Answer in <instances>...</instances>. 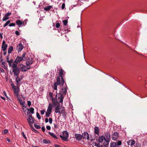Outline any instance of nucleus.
<instances>
[{"mask_svg":"<svg viewBox=\"0 0 147 147\" xmlns=\"http://www.w3.org/2000/svg\"><path fill=\"white\" fill-rule=\"evenodd\" d=\"M103 136L104 140L105 141V142H104L103 145L104 146L107 147L109 145L111 140V135L109 133L106 132L105 133Z\"/></svg>","mask_w":147,"mask_h":147,"instance_id":"nucleus-1","label":"nucleus"},{"mask_svg":"<svg viewBox=\"0 0 147 147\" xmlns=\"http://www.w3.org/2000/svg\"><path fill=\"white\" fill-rule=\"evenodd\" d=\"M11 67L12 68L13 72L14 73V76H18L20 73V69L17 67V64L13 63Z\"/></svg>","mask_w":147,"mask_h":147,"instance_id":"nucleus-2","label":"nucleus"},{"mask_svg":"<svg viewBox=\"0 0 147 147\" xmlns=\"http://www.w3.org/2000/svg\"><path fill=\"white\" fill-rule=\"evenodd\" d=\"M26 55V53H24L21 56H17L13 63L17 64V63H20L22 61L25 60L26 59V57H25Z\"/></svg>","mask_w":147,"mask_h":147,"instance_id":"nucleus-3","label":"nucleus"},{"mask_svg":"<svg viewBox=\"0 0 147 147\" xmlns=\"http://www.w3.org/2000/svg\"><path fill=\"white\" fill-rule=\"evenodd\" d=\"M64 82L62 83V81L58 77L56 79V82L54 83L53 88L54 89L57 90L58 85H61V86L62 85V86H63L64 85Z\"/></svg>","mask_w":147,"mask_h":147,"instance_id":"nucleus-4","label":"nucleus"},{"mask_svg":"<svg viewBox=\"0 0 147 147\" xmlns=\"http://www.w3.org/2000/svg\"><path fill=\"white\" fill-rule=\"evenodd\" d=\"M65 74V72L61 68H60L59 70L58 75H59V76H58L57 78H58V77L62 81V83L65 82L63 80V76Z\"/></svg>","mask_w":147,"mask_h":147,"instance_id":"nucleus-5","label":"nucleus"},{"mask_svg":"<svg viewBox=\"0 0 147 147\" xmlns=\"http://www.w3.org/2000/svg\"><path fill=\"white\" fill-rule=\"evenodd\" d=\"M63 136L61 135L59 136L64 141H67V138L69 137V134L67 131H64L63 132Z\"/></svg>","mask_w":147,"mask_h":147,"instance_id":"nucleus-6","label":"nucleus"},{"mask_svg":"<svg viewBox=\"0 0 147 147\" xmlns=\"http://www.w3.org/2000/svg\"><path fill=\"white\" fill-rule=\"evenodd\" d=\"M65 85H64L63 86H62V85H61V92L63 94H65L67 92V87L66 84L65 83Z\"/></svg>","mask_w":147,"mask_h":147,"instance_id":"nucleus-7","label":"nucleus"},{"mask_svg":"<svg viewBox=\"0 0 147 147\" xmlns=\"http://www.w3.org/2000/svg\"><path fill=\"white\" fill-rule=\"evenodd\" d=\"M27 120L29 125L32 124L34 121V118L32 117V115H30L29 116L28 119H27Z\"/></svg>","mask_w":147,"mask_h":147,"instance_id":"nucleus-8","label":"nucleus"},{"mask_svg":"<svg viewBox=\"0 0 147 147\" xmlns=\"http://www.w3.org/2000/svg\"><path fill=\"white\" fill-rule=\"evenodd\" d=\"M82 138L84 139L90 140L89 134L87 132H84L82 134Z\"/></svg>","mask_w":147,"mask_h":147,"instance_id":"nucleus-9","label":"nucleus"},{"mask_svg":"<svg viewBox=\"0 0 147 147\" xmlns=\"http://www.w3.org/2000/svg\"><path fill=\"white\" fill-rule=\"evenodd\" d=\"M13 91L14 93L17 96H18L19 92L20 91V87L18 85L17 88L16 87L13 88Z\"/></svg>","mask_w":147,"mask_h":147,"instance_id":"nucleus-10","label":"nucleus"},{"mask_svg":"<svg viewBox=\"0 0 147 147\" xmlns=\"http://www.w3.org/2000/svg\"><path fill=\"white\" fill-rule=\"evenodd\" d=\"M11 14V12H8L5 14L4 16L2 19L3 21H5L9 19L8 16H10Z\"/></svg>","mask_w":147,"mask_h":147,"instance_id":"nucleus-11","label":"nucleus"},{"mask_svg":"<svg viewBox=\"0 0 147 147\" xmlns=\"http://www.w3.org/2000/svg\"><path fill=\"white\" fill-rule=\"evenodd\" d=\"M119 133L118 132H115L112 135V139L114 140H116L118 137Z\"/></svg>","mask_w":147,"mask_h":147,"instance_id":"nucleus-12","label":"nucleus"},{"mask_svg":"<svg viewBox=\"0 0 147 147\" xmlns=\"http://www.w3.org/2000/svg\"><path fill=\"white\" fill-rule=\"evenodd\" d=\"M75 137L76 140L79 141L82 140V136L80 134H75Z\"/></svg>","mask_w":147,"mask_h":147,"instance_id":"nucleus-13","label":"nucleus"},{"mask_svg":"<svg viewBox=\"0 0 147 147\" xmlns=\"http://www.w3.org/2000/svg\"><path fill=\"white\" fill-rule=\"evenodd\" d=\"M33 61V60L32 58H29L28 60L26 61V65H30L32 64Z\"/></svg>","mask_w":147,"mask_h":147,"instance_id":"nucleus-14","label":"nucleus"},{"mask_svg":"<svg viewBox=\"0 0 147 147\" xmlns=\"http://www.w3.org/2000/svg\"><path fill=\"white\" fill-rule=\"evenodd\" d=\"M17 48L18 52L21 51L23 48L22 44L20 43L18 44V45L17 46Z\"/></svg>","mask_w":147,"mask_h":147,"instance_id":"nucleus-15","label":"nucleus"},{"mask_svg":"<svg viewBox=\"0 0 147 147\" xmlns=\"http://www.w3.org/2000/svg\"><path fill=\"white\" fill-rule=\"evenodd\" d=\"M18 100L19 102L20 103V104L22 106V107H24L25 108H26V105H25V101H24L23 102H22V100L19 98H18Z\"/></svg>","mask_w":147,"mask_h":147,"instance_id":"nucleus-16","label":"nucleus"},{"mask_svg":"<svg viewBox=\"0 0 147 147\" xmlns=\"http://www.w3.org/2000/svg\"><path fill=\"white\" fill-rule=\"evenodd\" d=\"M135 142L134 140H129L127 142V144L128 145H130L131 146H133L135 144Z\"/></svg>","mask_w":147,"mask_h":147,"instance_id":"nucleus-17","label":"nucleus"},{"mask_svg":"<svg viewBox=\"0 0 147 147\" xmlns=\"http://www.w3.org/2000/svg\"><path fill=\"white\" fill-rule=\"evenodd\" d=\"M53 107V105L51 103H50L48 106V108L47 109V111L52 112V110Z\"/></svg>","mask_w":147,"mask_h":147,"instance_id":"nucleus-18","label":"nucleus"},{"mask_svg":"<svg viewBox=\"0 0 147 147\" xmlns=\"http://www.w3.org/2000/svg\"><path fill=\"white\" fill-rule=\"evenodd\" d=\"M94 133L96 134H98L99 133V128L98 127H95L94 128Z\"/></svg>","mask_w":147,"mask_h":147,"instance_id":"nucleus-19","label":"nucleus"},{"mask_svg":"<svg viewBox=\"0 0 147 147\" xmlns=\"http://www.w3.org/2000/svg\"><path fill=\"white\" fill-rule=\"evenodd\" d=\"M16 23L17 25L19 27L22 26V21L20 20H18L16 21Z\"/></svg>","mask_w":147,"mask_h":147,"instance_id":"nucleus-20","label":"nucleus"},{"mask_svg":"<svg viewBox=\"0 0 147 147\" xmlns=\"http://www.w3.org/2000/svg\"><path fill=\"white\" fill-rule=\"evenodd\" d=\"M60 109H61L60 108V105L56 106L55 107V112L57 113H58Z\"/></svg>","mask_w":147,"mask_h":147,"instance_id":"nucleus-21","label":"nucleus"},{"mask_svg":"<svg viewBox=\"0 0 147 147\" xmlns=\"http://www.w3.org/2000/svg\"><path fill=\"white\" fill-rule=\"evenodd\" d=\"M7 47V44L2 45L1 48L3 49V51H4L6 50Z\"/></svg>","mask_w":147,"mask_h":147,"instance_id":"nucleus-22","label":"nucleus"},{"mask_svg":"<svg viewBox=\"0 0 147 147\" xmlns=\"http://www.w3.org/2000/svg\"><path fill=\"white\" fill-rule=\"evenodd\" d=\"M103 140H104V136H101L99 138L98 141L99 142L102 143L103 142Z\"/></svg>","mask_w":147,"mask_h":147,"instance_id":"nucleus-23","label":"nucleus"},{"mask_svg":"<svg viewBox=\"0 0 147 147\" xmlns=\"http://www.w3.org/2000/svg\"><path fill=\"white\" fill-rule=\"evenodd\" d=\"M52 8V7L51 5L47 6L46 7H45L44 8V9L46 11H48L50 10L51 8Z\"/></svg>","mask_w":147,"mask_h":147,"instance_id":"nucleus-24","label":"nucleus"},{"mask_svg":"<svg viewBox=\"0 0 147 147\" xmlns=\"http://www.w3.org/2000/svg\"><path fill=\"white\" fill-rule=\"evenodd\" d=\"M117 145L116 143L112 142L110 143V147H117Z\"/></svg>","mask_w":147,"mask_h":147,"instance_id":"nucleus-25","label":"nucleus"},{"mask_svg":"<svg viewBox=\"0 0 147 147\" xmlns=\"http://www.w3.org/2000/svg\"><path fill=\"white\" fill-rule=\"evenodd\" d=\"M49 134L52 137H53V138L55 139H57V138L56 136L53 133L49 132Z\"/></svg>","mask_w":147,"mask_h":147,"instance_id":"nucleus-26","label":"nucleus"},{"mask_svg":"<svg viewBox=\"0 0 147 147\" xmlns=\"http://www.w3.org/2000/svg\"><path fill=\"white\" fill-rule=\"evenodd\" d=\"M22 71H26L28 70L27 67L25 66H23L21 67Z\"/></svg>","mask_w":147,"mask_h":147,"instance_id":"nucleus-27","label":"nucleus"},{"mask_svg":"<svg viewBox=\"0 0 147 147\" xmlns=\"http://www.w3.org/2000/svg\"><path fill=\"white\" fill-rule=\"evenodd\" d=\"M13 50V47L11 46H10L9 48H8V53L9 54L11 53V52Z\"/></svg>","mask_w":147,"mask_h":147,"instance_id":"nucleus-28","label":"nucleus"},{"mask_svg":"<svg viewBox=\"0 0 147 147\" xmlns=\"http://www.w3.org/2000/svg\"><path fill=\"white\" fill-rule=\"evenodd\" d=\"M27 21V19H26L24 21H22V26H25L26 24Z\"/></svg>","mask_w":147,"mask_h":147,"instance_id":"nucleus-29","label":"nucleus"},{"mask_svg":"<svg viewBox=\"0 0 147 147\" xmlns=\"http://www.w3.org/2000/svg\"><path fill=\"white\" fill-rule=\"evenodd\" d=\"M27 21V19H26L24 21H22V26H25L26 24Z\"/></svg>","mask_w":147,"mask_h":147,"instance_id":"nucleus-30","label":"nucleus"},{"mask_svg":"<svg viewBox=\"0 0 147 147\" xmlns=\"http://www.w3.org/2000/svg\"><path fill=\"white\" fill-rule=\"evenodd\" d=\"M28 111H30V112L32 114H33L34 113V108L31 107L30 108V109H27Z\"/></svg>","mask_w":147,"mask_h":147,"instance_id":"nucleus-31","label":"nucleus"},{"mask_svg":"<svg viewBox=\"0 0 147 147\" xmlns=\"http://www.w3.org/2000/svg\"><path fill=\"white\" fill-rule=\"evenodd\" d=\"M16 79L17 84L18 85L20 84V82L21 81V80L19 78V76H17V78H16Z\"/></svg>","mask_w":147,"mask_h":147,"instance_id":"nucleus-32","label":"nucleus"},{"mask_svg":"<svg viewBox=\"0 0 147 147\" xmlns=\"http://www.w3.org/2000/svg\"><path fill=\"white\" fill-rule=\"evenodd\" d=\"M61 114H62V115L63 117V120L65 121L66 116V114L65 112L64 113H62Z\"/></svg>","mask_w":147,"mask_h":147,"instance_id":"nucleus-33","label":"nucleus"},{"mask_svg":"<svg viewBox=\"0 0 147 147\" xmlns=\"http://www.w3.org/2000/svg\"><path fill=\"white\" fill-rule=\"evenodd\" d=\"M43 142L45 144L51 143V142L50 140L46 139H44L43 141Z\"/></svg>","mask_w":147,"mask_h":147,"instance_id":"nucleus-34","label":"nucleus"},{"mask_svg":"<svg viewBox=\"0 0 147 147\" xmlns=\"http://www.w3.org/2000/svg\"><path fill=\"white\" fill-rule=\"evenodd\" d=\"M59 112H58V113H59L60 114H61L62 113H64L65 112V111L64 108H63L61 110H59Z\"/></svg>","mask_w":147,"mask_h":147,"instance_id":"nucleus-35","label":"nucleus"},{"mask_svg":"<svg viewBox=\"0 0 147 147\" xmlns=\"http://www.w3.org/2000/svg\"><path fill=\"white\" fill-rule=\"evenodd\" d=\"M51 113V112H50L47 111V112H46L45 113L46 117H49Z\"/></svg>","mask_w":147,"mask_h":147,"instance_id":"nucleus-36","label":"nucleus"},{"mask_svg":"<svg viewBox=\"0 0 147 147\" xmlns=\"http://www.w3.org/2000/svg\"><path fill=\"white\" fill-rule=\"evenodd\" d=\"M13 61V60L12 59H11L10 60H9V61L8 62H7L8 63L9 65L10 66H11L12 65H11Z\"/></svg>","mask_w":147,"mask_h":147,"instance_id":"nucleus-37","label":"nucleus"},{"mask_svg":"<svg viewBox=\"0 0 147 147\" xmlns=\"http://www.w3.org/2000/svg\"><path fill=\"white\" fill-rule=\"evenodd\" d=\"M94 146L96 147H102V146L98 143H95Z\"/></svg>","mask_w":147,"mask_h":147,"instance_id":"nucleus-38","label":"nucleus"},{"mask_svg":"<svg viewBox=\"0 0 147 147\" xmlns=\"http://www.w3.org/2000/svg\"><path fill=\"white\" fill-rule=\"evenodd\" d=\"M34 126L37 129H40L41 128V127L40 126L36 125L35 123L34 124Z\"/></svg>","mask_w":147,"mask_h":147,"instance_id":"nucleus-39","label":"nucleus"},{"mask_svg":"<svg viewBox=\"0 0 147 147\" xmlns=\"http://www.w3.org/2000/svg\"><path fill=\"white\" fill-rule=\"evenodd\" d=\"M63 22L64 25H66L68 21L67 20H65L63 21Z\"/></svg>","mask_w":147,"mask_h":147,"instance_id":"nucleus-40","label":"nucleus"},{"mask_svg":"<svg viewBox=\"0 0 147 147\" xmlns=\"http://www.w3.org/2000/svg\"><path fill=\"white\" fill-rule=\"evenodd\" d=\"M53 105L55 106H58V105H59V102L57 101H56L53 103Z\"/></svg>","mask_w":147,"mask_h":147,"instance_id":"nucleus-41","label":"nucleus"},{"mask_svg":"<svg viewBox=\"0 0 147 147\" xmlns=\"http://www.w3.org/2000/svg\"><path fill=\"white\" fill-rule=\"evenodd\" d=\"M36 116L37 118L40 119H41V117L38 112H37L36 113Z\"/></svg>","mask_w":147,"mask_h":147,"instance_id":"nucleus-42","label":"nucleus"},{"mask_svg":"<svg viewBox=\"0 0 147 147\" xmlns=\"http://www.w3.org/2000/svg\"><path fill=\"white\" fill-rule=\"evenodd\" d=\"M134 146L135 147H141V144L140 143H137Z\"/></svg>","mask_w":147,"mask_h":147,"instance_id":"nucleus-43","label":"nucleus"},{"mask_svg":"<svg viewBox=\"0 0 147 147\" xmlns=\"http://www.w3.org/2000/svg\"><path fill=\"white\" fill-rule=\"evenodd\" d=\"M15 25V24L14 23H11L9 24V26L10 27L11 26H14Z\"/></svg>","mask_w":147,"mask_h":147,"instance_id":"nucleus-44","label":"nucleus"},{"mask_svg":"<svg viewBox=\"0 0 147 147\" xmlns=\"http://www.w3.org/2000/svg\"><path fill=\"white\" fill-rule=\"evenodd\" d=\"M22 135L23 138H24L26 140L27 138H26V136L25 135L23 131L22 132Z\"/></svg>","mask_w":147,"mask_h":147,"instance_id":"nucleus-45","label":"nucleus"},{"mask_svg":"<svg viewBox=\"0 0 147 147\" xmlns=\"http://www.w3.org/2000/svg\"><path fill=\"white\" fill-rule=\"evenodd\" d=\"M60 26V24L59 23H57L56 25V27L57 28H58Z\"/></svg>","mask_w":147,"mask_h":147,"instance_id":"nucleus-46","label":"nucleus"},{"mask_svg":"<svg viewBox=\"0 0 147 147\" xmlns=\"http://www.w3.org/2000/svg\"><path fill=\"white\" fill-rule=\"evenodd\" d=\"M32 131H33V132L35 133H38V131H37L34 128H32Z\"/></svg>","mask_w":147,"mask_h":147,"instance_id":"nucleus-47","label":"nucleus"},{"mask_svg":"<svg viewBox=\"0 0 147 147\" xmlns=\"http://www.w3.org/2000/svg\"><path fill=\"white\" fill-rule=\"evenodd\" d=\"M49 121L50 124H51L52 123L53 121V119L52 118H50L49 119Z\"/></svg>","mask_w":147,"mask_h":147,"instance_id":"nucleus-48","label":"nucleus"},{"mask_svg":"<svg viewBox=\"0 0 147 147\" xmlns=\"http://www.w3.org/2000/svg\"><path fill=\"white\" fill-rule=\"evenodd\" d=\"M49 96L51 97V98H53V93L51 92H50L49 93Z\"/></svg>","mask_w":147,"mask_h":147,"instance_id":"nucleus-49","label":"nucleus"},{"mask_svg":"<svg viewBox=\"0 0 147 147\" xmlns=\"http://www.w3.org/2000/svg\"><path fill=\"white\" fill-rule=\"evenodd\" d=\"M28 105L29 107H30L31 104L30 101L29 100L27 101Z\"/></svg>","mask_w":147,"mask_h":147,"instance_id":"nucleus-50","label":"nucleus"},{"mask_svg":"<svg viewBox=\"0 0 147 147\" xmlns=\"http://www.w3.org/2000/svg\"><path fill=\"white\" fill-rule=\"evenodd\" d=\"M52 99V101L53 103L57 101L53 97L51 98Z\"/></svg>","mask_w":147,"mask_h":147,"instance_id":"nucleus-51","label":"nucleus"},{"mask_svg":"<svg viewBox=\"0 0 147 147\" xmlns=\"http://www.w3.org/2000/svg\"><path fill=\"white\" fill-rule=\"evenodd\" d=\"M40 112L41 114L42 115H43L44 114L45 112V109H43L42 110H41Z\"/></svg>","mask_w":147,"mask_h":147,"instance_id":"nucleus-52","label":"nucleus"},{"mask_svg":"<svg viewBox=\"0 0 147 147\" xmlns=\"http://www.w3.org/2000/svg\"><path fill=\"white\" fill-rule=\"evenodd\" d=\"M0 72L1 73H4V70L3 69L1 68H0Z\"/></svg>","mask_w":147,"mask_h":147,"instance_id":"nucleus-53","label":"nucleus"},{"mask_svg":"<svg viewBox=\"0 0 147 147\" xmlns=\"http://www.w3.org/2000/svg\"><path fill=\"white\" fill-rule=\"evenodd\" d=\"M65 6V5L64 3H63L62 4L61 6V8L62 9H63L64 8Z\"/></svg>","mask_w":147,"mask_h":147,"instance_id":"nucleus-54","label":"nucleus"},{"mask_svg":"<svg viewBox=\"0 0 147 147\" xmlns=\"http://www.w3.org/2000/svg\"><path fill=\"white\" fill-rule=\"evenodd\" d=\"M54 127L55 128H58V126L57 124H54Z\"/></svg>","mask_w":147,"mask_h":147,"instance_id":"nucleus-55","label":"nucleus"},{"mask_svg":"<svg viewBox=\"0 0 147 147\" xmlns=\"http://www.w3.org/2000/svg\"><path fill=\"white\" fill-rule=\"evenodd\" d=\"M8 132V130L7 129H5L3 131V133L4 134H6Z\"/></svg>","mask_w":147,"mask_h":147,"instance_id":"nucleus-56","label":"nucleus"},{"mask_svg":"<svg viewBox=\"0 0 147 147\" xmlns=\"http://www.w3.org/2000/svg\"><path fill=\"white\" fill-rule=\"evenodd\" d=\"M121 144V141H119L117 143L118 145H120Z\"/></svg>","mask_w":147,"mask_h":147,"instance_id":"nucleus-57","label":"nucleus"},{"mask_svg":"<svg viewBox=\"0 0 147 147\" xmlns=\"http://www.w3.org/2000/svg\"><path fill=\"white\" fill-rule=\"evenodd\" d=\"M46 128L48 130H50L51 129V127L49 125L46 126Z\"/></svg>","mask_w":147,"mask_h":147,"instance_id":"nucleus-58","label":"nucleus"},{"mask_svg":"<svg viewBox=\"0 0 147 147\" xmlns=\"http://www.w3.org/2000/svg\"><path fill=\"white\" fill-rule=\"evenodd\" d=\"M9 55H7V58L6 59H7V62H8L9 61Z\"/></svg>","mask_w":147,"mask_h":147,"instance_id":"nucleus-59","label":"nucleus"},{"mask_svg":"<svg viewBox=\"0 0 147 147\" xmlns=\"http://www.w3.org/2000/svg\"><path fill=\"white\" fill-rule=\"evenodd\" d=\"M54 146L55 147H62L60 145L57 144H55Z\"/></svg>","mask_w":147,"mask_h":147,"instance_id":"nucleus-60","label":"nucleus"},{"mask_svg":"<svg viewBox=\"0 0 147 147\" xmlns=\"http://www.w3.org/2000/svg\"><path fill=\"white\" fill-rule=\"evenodd\" d=\"M41 129H42V131L43 132H45V127L43 126V127H41Z\"/></svg>","mask_w":147,"mask_h":147,"instance_id":"nucleus-61","label":"nucleus"},{"mask_svg":"<svg viewBox=\"0 0 147 147\" xmlns=\"http://www.w3.org/2000/svg\"><path fill=\"white\" fill-rule=\"evenodd\" d=\"M15 33L18 36L20 35V33L18 31H16Z\"/></svg>","mask_w":147,"mask_h":147,"instance_id":"nucleus-62","label":"nucleus"},{"mask_svg":"<svg viewBox=\"0 0 147 147\" xmlns=\"http://www.w3.org/2000/svg\"><path fill=\"white\" fill-rule=\"evenodd\" d=\"M11 86L12 87V88H14L16 87V86H15L14 84H11Z\"/></svg>","mask_w":147,"mask_h":147,"instance_id":"nucleus-63","label":"nucleus"},{"mask_svg":"<svg viewBox=\"0 0 147 147\" xmlns=\"http://www.w3.org/2000/svg\"><path fill=\"white\" fill-rule=\"evenodd\" d=\"M59 102L61 103H62L63 102V98H60Z\"/></svg>","mask_w":147,"mask_h":147,"instance_id":"nucleus-64","label":"nucleus"}]
</instances>
